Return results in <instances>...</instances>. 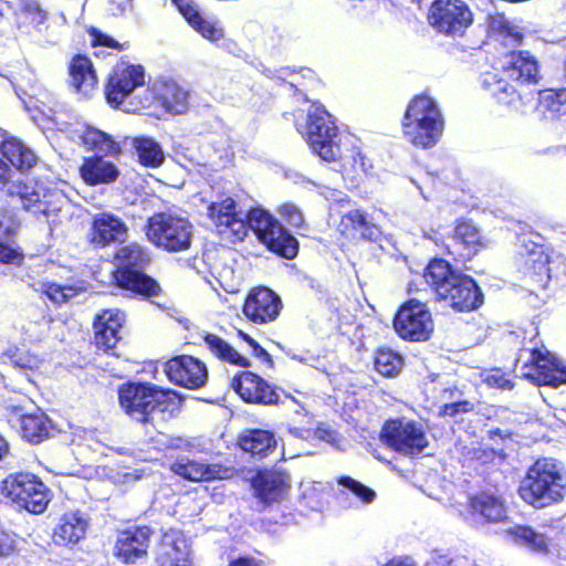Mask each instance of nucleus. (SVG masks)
<instances>
[{"mask_svg":"<svg viewBox=\"0 0 566 566\" xmlns=\"http://www.w3.org/2000/svg\"><path fill=\"white\" fill-rule=\"evenodd\" d=\"M295 126L306 137L313 153L325 161H336L344 179L357 184L373 168L359 142L350 135H339L331 114L317 103L311 104L306 114L298 111Z\"/></svg>","mask_w":566,"mask_h":566,"instance_id":"f257e3e1","label":"nucleus"},{"mask_svg":"<svg viewBox=\"0 0 566 566\" xmlns=\"http://www.w3.org/2000/svg\"><path fill=\"white\" fill-rule=\"evenodd\" d=\"M208 217L218 233L231 242L242 241L248 230H252L258 239L271 251L285 259L297 254V240L268 211L255 208L249 211L244 220L235 209L232 198H226L208 206Z\"/></svg>","mask_w":566,"mask_h":566,"instance_id":"f03ea898","label":"nucleus"},{"mask_svg":"<svg viewBox=\"0 0 566 566\" xmlns=\"http://www.w3.org/2000/svg\"><path fill=\"white\" fill-rule=\"evenodd\" d=\"M426 282L437 295L458 311H471L482 304V293L468 275L455 272L448 262L433 260L426 269Z\"/></svg>","mask_w":566,"mask_h":566,"instance_id":"7ed1b4c3","label":"nucleus"},{"mask_svg":"<svg viewBox=\"0 0 566 566\" xmlns=\"http://www.w3.org/2000/svg\"><path fill=\"white\" fill-rule=\"evenodd\" d=\"M402 135L415 147L436 146L444 130V118L437 102L428 95L413 97L402 118Z\"/></svg>","mask_w":566,"mask_h":566,"instance_id":"20e7f679","label":"nucleus"},{"mask_svg":"<svg viewBox=\"0 0 566 566\" xmlns=\"http://www.w3.org/2000/svg\"><path fill=\"white\" fill-rule=\"evenodd\" d=\"M566 488V472L563 465L552 459H538L521 482L518 494L527 504L542 509L563 499Z\"/></svg>","mask_w":566,"mask_h":566,"instance_id":"39448f33","label":"nucleus"},{"mask_svg":"<svg viewBox=\"0 0 566 566\" xmlns=\"http://www.w3.org/2000/svg\"><path fill=\"white\" fill-rule=\"evenodd\" d=\"M193 226L188 218L175 212H158L148 219L146 237L155 247L168 252H182L190 248Z\"/></svg>","mask_w":566,"mask_h":566,"instance_id":"423d86ee","label":"nucleus"},{"mask_svg":"<svg viewBox=\"0 0 566 566\" xmlns=\"http://www.w3.org/2000/svg\"><path fill=\"white\" fill-rule=\"evenodd\" d=\"M120 407L133 419L149 422L154 412H164L174 405L172 392L149 384H127L119 388Z\"/></svg>","mask_w":566,"mask_h":566,"instance_id":"0eeeda50","label":"nucleus"},{"mask_svg":"<svg viewBox=\"0 0 566 566\" xmlns=\"http://www.w3.org/2000/svg\"><path fill=\"white\" fill-rule=\"evenodd\" d=\"M117 271L114 276L119 287L140 295H156L159 286L142 272L149 261L147 253L138 243H129L116 253Z\"/></svg>","mask_w":566,"mask_h":566,"instance_id":"6e6552de","label":"nucleus"},{"mask_svg":"<svg viewBox=\"0 0 566 566\" xmlns=\"http://www.w3.org/2000/svg\"><path fill=\"white\" fill-rule=\"evenodd\" d=\"M0 491L6 499L33 514L44 512L50 502L48 488L31 473L8 475L1 482Z\"/></svg>","mask_w":566,"mask_h":566,"instance_id":"1a4fd4ad","label":"nucleus"},{"mask_svg":"<svg viewBox=\"0 0 566 566\" xmlns=\"http://www.w3.org/2000/svg\"><path fill=\"white\" fill-rule=\"evenodd\" d=\"M7 191L11 197L19 198L23 209L34 216L50 217L61 210L66 198L62 191L46 189L34 180L9 182Z\"/></svg>","mask_w":566,"mask_h":566,"instance_id":"9d476101","label":"nucleus"},{"mask_svg":"<svg viewBox=\"0 0 566 566\" xmlns=\"http://www.w3.org/2000/svg\"><path fill=\"white\" fill-rule=\"evenodd\" d=\"M428 22L438 33L461 36L472 25L473 12L465 0H434Z\"/></svg>","mask_w":566,"mask_h":566,"instance_id":"9b49d317","label":"nucleus"},{"mask_svg":"<svg viewBox=\"0 0 566 566\" xmlns=\"http://www.w3.org/2000/svg\"><path fill=\"white\" fill-rule=\"evenodd\" d=\"M527 355V359L520 367L521 376L531 380L537 386L558 387L566 384V366L553 354L543 349H533L523 352L517 359V366L522 357Z\"/></svg>","mask_w":566,"mask_h":566,"instance_id":"f8f14e48","label":"nucleus"},{"mask_svg":"<svg viewBox=\"0 0 566 566\" xmlns=\"http://www.w3.org/2000/svg\"><path fill=\"white\" fill-rule=\"evenodd\" d=\"M382 441L403 454H417L428 446V437L419 422L396 419L385 423L381 431Z\"/></svg>","mask_w":566,"mask_h":566,"instance_id":"ddd939ff","label":"nucleus"},{"mask_svg":"<svg viewBox=\"0 0 566 566\" xmlns=\"http://www.w3.org/2000/svg\"><path fill=\"white\" fill-rule=\"evenodd\" d=\"M394 327L403 339L423 342L433 332V321L424 303L410 300L400 306L394 319Z\"/></svg>","mask_w":566,"mask_h":566,"instance_id":"4468645a","label":"nucleus"},{"mask_svg":"<svg viewBox=\"0 0 566 566\" xmlns=\"http://www.w3.org/2000/svg\"><path fill=\"white\" fill-rule=\"evenodd\" d=\"M145 73L142 65L119 62L109 75L105 88L106 99L115 107H120L126 97L138 86L144 84Z\"/></svg>","mask_w":566,"mask_h":566,"instance_id":"2eb2a0df","label":"nucleus"},{"mask_svg":"<svg viewBox=\"0 0 566 566\" xmlns=\"http://www.w3.org/2000/svg\"><path fill=\"white\" fill-rule=\"evenodd\" d=\"M165 373L176 385L189 389L200 388L208 378L206 365L191 356H177L168 360Z\"/></svg>","mask_w":566,"mask_h":566,"instance_id":"dca6fc26","label":"nucleus"},{"mask_svg":"<svg viewBox=\"0 0 566 566\" xmlns=\"http://www.w3.org/2000/svg\"><path fill=\"white\" fill-rule=\"evenodd\" d=\"M190 544L182 532L169 530L163 534L154 566H191Z\"/></svg>","mask_w":566,"mask_h":566,"instance_id":"f3484780","label":"nucleus"},{"mask_svg":"<svg viewBox=\"0 0 566 566\" xmlns=\"http://www.w3.org/2000/svg\"><path fill=\"white\" fill-rule=\"evenodd\" d=\"M280 297L266 287L252 290L244 303V315L256 324H265L274 321L281 311Z\"/></svg>","mask_w":566,"mask_h":566,"instance_id":"a211bd4d","label":"nucleus"},{"mask_svg":"<svg viewBox=\"0 0 566 566\" xmlns=\"http://www.w3.org/2000/svg\"><path fill=\"white\" fill-rule=\"evenodd\" d=\"M126 321L125 313L117 308L104 310L94 319V342L104 350L114 348L122 339V331Z\"/></svg>","mask_w":566,"mask_h":566,"instance_id":"6ab92c4d","label":"nucleus"},{"mask_svg":"<svg viewBox=\"0 0 566 566\" xmlns=\"http://www.w3.org/2000/svg\"><path fill=\"white\" fill-rule=\"evenodd\" d=\"M233 390L247 402L251 403H277L276 391L258 375L243 371L232 380Z\"/></svg>","mask_w":566,"mask_h":566,"instance_id":"aec40b11","label":"nucleus"},{"mask_svg":"<svg viewBox=\"0 0 566 566\" xmlns=\"http://www.w3.org/2000/svg\"><path fill=\"white\" fill-rule=\"evenodd\" d=\"M151 531L149 527H135L122 532L116 541L115 554L125 564H135L147 556Z\"/></svg>","mask_w":566,"mask_h":566,"instance_id":"412c9836","label":"nucleus"},{"mask_svg":"<svg viewBox=\"0 0 566 566\" xmlns=\"http://www.w3.org/2000/svg\"><path fill=\"white\" fill-rule=\"evenodd\" d=\"M455 511L463 517L479 515L489 522H501L506 517V507L501 497L489 493L481 492L468 500L467 505L455 506Z\"/></svg>","mask_w":566,"mask_h":566,"instance_id":"4be33fe9","label":"nucleus"},{"mask_svg":"<svg viewBox=\"0 0 566 566\" xmlns=\"http://www.w3.org/2000/svg\"><path fill=\"white\" fill-rule=\"evenodd\" d=\"M179 12L186 21L202 38L210 42H217L224 36V32L219 21L212 18H205L198 10V7L190 0H172Z\"/></svg>","mask_w":566,"mask_h":566,"instance_id":"5701e85b","label":"nucleus"},{"mask_svg":"<svg viewBox=\"0 0 566 566\" xmlns=\"http://www.w3.org/2000/svg\"><path fill=\"white\" fill-rule=\"evenodd\" d=\"M2 357L7 359L12 367L18 369L31 385L35 386L38 384V379L45 365V360L42 356L29 349H22L15 345H11L2 352Z\"/></svg>","mask_w":566,"mask_h":566,"instance_id":"b1692460","label":"nucleus"},{"mask_svg":"<svg viewBox=\"0 0 566 566\" xmlns=\"http://www.w3.org/2000/svg\"><path fill=\"white\" fill-rule=\"evenodd\" d=\"M9 422L13 427H20L22 437L34 443L46 437L51 428V422L43 412L24 413L20 407L12 409Z\"/></svg>","mask_w":566,"mask_h":566,"instance_id":"393cba45","label":"nucleus"},{"mask_svg":"<svg viewBox=\"0 0 566 566\" xmlns=\"http://www.w3.org/2000/svg\"><path fill=\"white\" fill-rule=\"evenodd\" d=\"M127 233L126 224L112 213L102 212L94 217L90 233L91 242L106 247L112 242L122 241Z\"/></svg>","mask_w":566,"mask_h":566,"instance_id":"a878e982","label":"nucleus"},{"mask_svg":"<svg viewBox=\"0 0 566 566\" xmlns=\"http://www.w3.org/2000/svg\"><path fill=\"white\" fill-rule=\"evenodd\" d=\"M481 86L484 91L489 92L499 104L511 107L517 112H524L520 104L521 96L516 93L515 88L501 76L500 71L493 70L481 74Z\"/></svg>","mask_w":566,"mask_h":566,"instance_id":"bb28decb","label":"nucleus"},{"mask_svg":"<svg viewBox=\"0 0 566 566\" xmlns=\"http://www.w3.org/2000/svg\"><path fill=\"white\" fill-rule=\"evenodd\" d=\"M171 470L193 482L209 481L214 479H227L229 470L218 464H208L198 460H190L188 458L178 459L172 465Z\"/></svg>","mask_w":566,"mask_h":566,"instance_id":"cd10ccee","label":"nucleus"},{"mask_svg":"<svg viewBox=\"0 0 566 566\" xmlns=\"http://www.w3.org/2000/svg\"><path fill=\"white\" fill-rule=\"evenodd\" d=\"M80 175L85 184L97 186L114 182L119 176V170L114 163L105 159L104 156L94 155L84 158L80 167Z\"/></svg>","mask_w":566,"mask_h":566,"instance_id":"c85d7f7f","label":"nucleus"},{"mask_svg":"<svg viewBox=\"0 0 566 566\" xmlns=\"http://www.w3.org/2000/svg\"><path fill=\"white\" fill-rule=\"evenodd\" d=\"M88 526L86 516L78 512H69L61 516L53 532L57 545L76 544L84 538Z\"/></svg>","mask_w":566,"mask_h":566,"instance_id":"c756f323","label":"nucleus"},{"mask_svg":"<svg viewBox=\"0 0 566 566\" xmlns=\"http://www.w3.org/2000/svg\"><path fill=\"white\" fill-rule=\"evenodd\" d=\"M159 107L166 113L179 115L189 107V92L174 81H157Z\"/></svg>","mask_w":566,"mask_h":566,"instance_id":"7c9ffc66","label":"nucleus"},{"mask_svg":"<svg viewBox=\"0 0 566 566\" xmlns=\"http://www.w3.org/2000/svg\"><path fill=\"white\" fill-rule=\"evenodd\" d=\"M71 85L83 96H90L96 88L97 76L91 60L84 55H76L69 66Z\"/></svg>","mask_w":566,"mask_h":566,"instance_id":"2f4dec72","label":"nucleus"},{"mask_svg":"<svg viewBox=\"0 0 566 566\" xmlns=\"http://www.w3.org/2000/svg\"><path fill=\"white\" fill-rule=\"evenodd\" d=\"M502 72L520 82L536 83L539 78L538 62L527 51L513 52L510 56L509 66Z\"/></svg>","mask_w":566,"mask_h":566,"instance_id":"473e14b6","label":"nucleus"},{"mask_svg":"<svg viewBox=\"0 0 566 566\" xmlns=\"http://www.w3.org/2000/svg\"><path fill=\"white\" fill-rule=\"evenodd\" d=\"M258 497L265 504L279 501L287 492V478L279 472H269L259 475L254 482Z\"/></svg>","mask_w":566,"mask_h":566,"instance_id":"72a5a7b5","label":"nucleus"},{"mask_svg":"<svg viewBox=\"0 0 566 566\" xmlns=\"http://www.w3.org/2000/svg\"><path fill=\"white\" fill-rule=\"evenodd\" d=\"M138 158V163L148 168H157L165 160L161 145L153 137L135 136L127 138Z\"/></svg>","mask_w":566,"mask_h":566,"instance_id":"f704fd0d","label":"nucleus"},{"mask_svg":"<svg viewBox=\"0 0 566 566\" xmlns=\"http://www.w3.org/2000/svg\"><path fill=\"white\" fill-rule=\"evenodd\" d=\"M537 111L549 120L566 117V88L542 91L538 94Z\"/></svg>","mask_w":566,"mask_h":566,"instance_id":"c9c22d12","label":"nucleus"},{"mask_svg":"<svg viewBox=\"0 0 566 566\" xmlns=\"http://www.w3.org/2000/svg\"><path fill=\"white\" fill-rule=\"evenodd\" d=\"M1 154L20 170L31 168L35 161V154L17 138H7L1 145Z\"/></svg>","mask_w":566,"mask_h":566,"instance_id":"e433bc0d","label":"nucleus"},{"mask_svg":"<svg viewBox=\"0 0 566 566\" xmlns=\"http://www.w3.org/2000/svg\"><path fill=\"white\" fill-rule=\"evenodd\" d=\"M82 143L90 149L102 153L106 156L118 155L119 144L113 137L99 129L85 127L78 135Z\"/></svg>","mask_w":566,"mask_h":566,"instance_id":"4c0bfd02","label":"nucleus"},{"mask_svg":"<svg viewBox=\"0 0 566 566\" xmlns=\"http://www.w3.org/2000/svg\"><path fill=\"white\" fill-rule=\"evenodd\" d=\"M275 446L274 434L261 429L251 430L240 439V447L243 451L261 457H265Z\"/></svg>","mask_w":566,"mask_h":566,"instance_id":"58836bf2","label":"nucleus"},{"mask_svg":"<svg viewBox=\"0 0 566 566\" xmlns=\"http://www.w3.org/2000/svg\"><path fill=\"white\" fill-rule=\"evenodd\" d=\"M203 339L209 350L216 357L240 367L249 366V360L219 336L206 334Z\"/></svg>","mask_w":566,"mask_h":566,"instance_id":"ea45409f","label":"nucleus"},{"mask_svg":"<svg viewBox=\"0 0 566 566\" xmlns=\"http://www.w3.org/2000/svg\"><path fill=\"white\" fill-rule=\"evenodd\" d=\"M518 255L520 262L526 266L527 271L535 274H544L547 272L549 258L541 245L535 243L524 245L518 252Z\"/></svg>","mask_w":566,"mask_h":566,"instance_id":"a19ab883","label":"nucleus"},{"mask_svg":"<svg viewBox=\"0 0 566 566\" xmlns=\"http://www.w3.org/2000/svg\"><path fill=\"white\" fill-rule=\"evenodd\" d=\"M509 534L517 544L526 546L534 552H545L547 549V538L545 535L527 526L516 525L509 530Z\"/></svg>","mask_w":566,"mask_h":566,"instance_id":"79ce46f5","label":"nucleus"},{"mask_svg":"<svg viewBox=\"0 0 566 566\" xmlns=\"http://www.w3.org/2000/svg\"><path fill=\"white\" fill-rule=\"evenodd\" d=\"M403 366L402 357L389 348H381L375 356V368L385 377L397 376Z\"/></svg>","mask_w":566,"mask_h":566,"instance_id":"37998d69","label":"nucleus"},{"mask_svg":"<svg viewBox=\"0 0 566 566\" xmlns=\"http://www.w3.org/2000/svg\"><path fill=\"white\" fill-rule=\"evenodd\" d=\"M340 227L344 232L352 229L353 231L358 232L361 237L368 239L373 238L377 231V229L369 223L366 214L358 209L348 211L342 218Z\"/></svg>","mask_w":566,"mask_h":566,"instance_id":"c03bdc74","label":"nucleus"},{"mask_svg":"<svg viewBox=\"0 0 566 566\" xmlns=\"http://www.w3.org/2000/svg\"><path fill=\"white\" fill-rule=\"evenodd\" d=\"M454 240L463 245L468 256L475 253L481 245V235L478 228L467 221L459 222L455 227Z\"/></svg>","mask_w":566,"mask_h":566,"instance_id":"a18cd8bd","label":"nucleus"},{"mask_svg":"<svg viewBox=\"0 0 566 566\" xmlns=\"http://www.w3.org/2000/svg\"><path fill=\"white\" fill-rule=\"evenodd\" d=\"M38 290L44 293L52 302L60 304L76 296L82 287L74 285H60L53 282H42L39 284Z\"/></svg>","mask_w":566,"mask_h":566,"instance_id":"49530a36","label":"nucleus"},{"mask_svg":"<svg viewBox=\"0 0 566 566\" xmlns=\"http://www.w3.org/2000/svg\"><path fill=\"white\" fill-rule=\"evenodd\" d=\"M51 318L43 314L36 315L34 319L25 322L21 331L29 342H40L43 339L50 329Z\"/></svg>","mask_w":566,"mask_h":566,"instance_id":"de8ad7c7","label":"nucleus"},{"mask_svg":"<svg viewBox=\"0 0 566 566\" xmlns=\"http://www.w3.org/2000/svg\"><path fill=\"white\" fill-rule=\"evenodd\" d=\"M491 28L502 36L506 45L517 44L523 38L520 29L511 24L503 15L495 17L491 22Z\"/></svg>","mask_w":566,"mask_h":566,"instance_id":"09e8293b","label":"nucleus"},{"mask_svg":"<svg viewBox=\"0 0 566 566\" xmlns=\"http://www.w3.org/2000/svg\"><path fill=\"white\" fill-rule=\"evenodd\" d=\"M338 483L347 489L364 504H369L375 500L376 493L371 489L349 476L339 478Z\"/></svg>","mask_w":566,"mask_h":566,"instance_id":"8fccbe9b","label":"nucleus"},{"mask_svg":"<svg viewBox=\"0 0 566 566\" xmlns=\"http://www.w3.org/2000/svg\"><path fill=\"white\" fill-rule=\"evenodd\" d=\"M304 418H305L304 426H301V427L291 426L289 428V433L291 434V437L302 439V440H310L312 438H318V439L324 440V439H327L331 437V433L328 431H326L325 429L317 428L316 430H314L312 428V419L310 417H307L306 415L304 416Z\"/></svg>","mask_w":566,"mask_h":566,"instance_id":"3c124183","label":"nucleus"},{"mask_svg":"<svg viewBox=\"0 0 566 566\" xmlns=\"http://www.w3.org/2000/svg\"><path fill=\"white\" fill-rule=\"evenodd\" d=\"M159 106V95L157 94V81L153 85L146 88L139 96L138 106L132 108V111H148L149 114H156L155 108Z\"/></svg>","mask_w":566,"mask_h":566,"instance_id":"603ef678","label":"nucleus"},{"mask_svg":"<svg viewBox=\"0 0 566 566\" xmlns=\"http://www.w3.org/2000/svg\"><path fill=\"white\" fill-rule=\"evenodd\" d=\"M214 281L228 293L239 291V280L234 276L232 269L223 268L217 275L212 274Z\"/></svg>","mask_w":566,"mask_h":566,"instance_id":"864d4df0","label":"nucleus"},{"mask_svg":"<svg viewBox=\"0 0 566 566\" xmlns=\"http://www.w3.org/2000/svg\"><path fill=\"white\" fill-rule=\"evenodd\" d=\"M19 226L20 222L12 211L0 208V238L14 234Z\"/></svg>","mask_w":566,"mask_h":566,"instance_id":"5fc2aeb1","label":"nucleus"},{"mask_svg":"<svg viewBox=\"0 0 566 566\" xmlns=\"http://www.w3.org/2000/svg\"><path fill=\"white\" fill-rule=\"evenodd\" d=\"M483 381L491 387L511 389L512 384L500 369H492L481 374Z\"/></svg>","mask_w":566,"mask_h":566,"instance_id":"6e6d98bb","label":"nucleus"},{"mask_svg":"<svg viewBox=\"0 0 566 566\" xmlns=\"http://www.w3.org/2000/svg\"><path fill=\"white\" fill-rule=\"evenodd\" d=\"M279 213L293 227H301L304 223L302 211L293 203L282 205Z\"/></svg>","mask_w":566,"mask_h":566,"instance_id":"4d7b16f0","label":"nucleus"},{"mask_svg":"<svg viewBox=\"0 0 566 566\" xmlns=\"http://www.w3.org/2000/svg\"><path fill=\"white\" fill-rule=\"evenodd\" d=\"M284 80L293 87L306 86L304 82L315 81V74L311 69H301L298 72L289 71Z\"/></svg>","mask_w":566,"mask_h":566,"instance_id":"13d9d810","label":"nucleus"},{"mask_svg":"<svg viewBox=\"0 0 566 566\" xmlns=\"http://www.w3.org/2000/svg\"><path fill=\"white\" fill-rule=\"evenodd\" d=\"M22 260L23 254L19 249L0 241V262L9 264H20Z\"/></svg>","mask_w":566,"mask_h":566,"instance_id":"bf43d9fd","label":"nucleus"},{"mask_svg":"<svg viewBox=\"0 0 566 566\" xmlns=\"http://www.w3.org/2000/svg\"><path fill=\"white\" fill-rule=\"evenodd\" d=\"M15 536L4 530H0V557L9 556L15 551Z\"/></svg>","mask_w":566,"mask_h":566,"instance_id":"052dcab7","label":"nucleus"},{"mask_svg":"<svg viewBox=\"0 0 566 566\" xmlns=\"http://www.w3.org/2000/svg\"><path fill=\"white\" fill-rule=\"evenodd\" d=\"M133 9V0H107V11L114 15H124Z\"/></svg>","mask_w":566,"mask_h":566,"instance_id":"680f3d73","label":"nucleus"},{"mask_svg":"<svg viewBox=\"0 0 566 566\" xmlns=\"http://www.w3.org/2000/svg\"><path fill=\"white\" fill-rule=\"evenodd\" d=\"M472 407H473L472 403L468 400L452 402V403H446L441 408V415L453 417L461 412H468L469 410L472 409Z\"/></svg>","mask_w":566,"mask_h":566,"instance_id":"e2e57ef3","label":"nucleus"},{"mask_svg":"<svg viewBox=\"0 0 566 566\" xmlns=\"http://www.w3.org/2000/svg\"><path fill=\"white\" fill-rule=\"evenodd\" d=\"M92 44L95 45H103L111 49L122 50L123 45H120L115 39L103 34L101 32H94L92 33Z\"/></svg>","mask_w":566,"mask_h":566,"instance_id":"0e129e2a","label":"nucleus"},{"mask_svg":"<svg viewBox=\"0 0 566 566\" xmlns=\"http://www.w3.org/2000/svg\"><path fill=\"white\" fill-rule=\"evenodd\" d=\"M451 559L439 552H433L430 556V559L427 563V566H450Z\"/></svg>","mask_w":566,"mask_h":566,"instance_id":"69168bd1","label":"nucleus"},{"mask_svg":"<svg viewBox=\"0 0 566 566\" xmlns=\"http://www.w3.org/2000/svg\"><path fill=\"white\" fill-rule=\"evenodd\" d=\"M384 566H417V564L409 557H395Z\"/></svg>","mask_w":566,"mask_h":566,"instance_id":"338daca9","label":"nucleus"},{"mask_svg":"<svg viewBox=\"0 0 566 566\" xmlns=\"http://www.w3.org/2000/svg\"><path fill=\"white\" fill-rule=\"evenodd\" d=\"M230 566H261L254 558L242 557L233 560Z\"/></svg>","mask_w":566,"mask_h":566,"instance_id":"774afa93","label":"nucleus"}]
</instances>
